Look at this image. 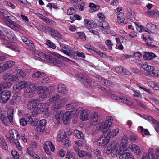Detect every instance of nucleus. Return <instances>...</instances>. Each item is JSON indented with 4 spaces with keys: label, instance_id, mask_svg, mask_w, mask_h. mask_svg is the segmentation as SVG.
<instances>
[{
    "label": "nucleus",
    "instance_id": "bb28decb",
    "mask_svg": "<svg viewBox=\"0 0 159 159\" xmlns=\"http://www.w3.org/2000/svg\"><path fill=\"white\" fill-rule=\"evenodd\" d=\"M98 120V115L97 113L94 112L93 113L90 120V124L91 125H95Z\"/></svg>",
    "mask_w": 159,
    "mask_h": 159
},
{
    "label": "nucleus",
    "instance_id": "9b49d317",
    "mask_svg": "<svg viewBox=\"0 0 159 159\" xmlns=\"http://www.w3.org/2000/svg\"><path fill=\"white\" fill-rule=\"evenodd\" d=\"M48 108L44 104L40 103V114L43 117H48L49 116Z\"/></svg>",
    "mask_w": 159,
    "mask_h": 159
},
{
    "label": "nucleus",
    "instance_id": "2f4dec72",
    "mask_svg": "<svg viewBox=\"0 0 159 159\" xmlns=\"http://www.w3.org/2000/svg\"><path fill=\"white\" fill-rule=\"evenodd\" d=\"M50 143H51L50 141H46L43 145V147L45 152L48 155L51 154V152L49 150L50 147L49 144Z\"/></svg>",
    "mask_w": 159,
    "mask_h": 159
},
{
    "label": "nucleus",
    "instance_id": "e2e57ef3",
    "mask_svg": "<svg viewBox=\"0 0 159 159\" xmlns=\"http://www.w3.org/2000/svg\"><path fill=\"white\" fill-rule=\"evenodd\" d=\"M76 12L75 10L73 7H70L67 11V13L69 15H72Z\"/></svg>",
    "mask_w": 159,
    "mask_h": 159
},
{
    "label": "nucleus",
    "instance_id": "49530a36",
    "mask_svg": "<svg viewBox=\"0 0 159 159\" xmlns=\"http://www.w3.org/2000/svg\"><path fill=\"white\" fill-rule=\"evenodd\" d=\"M63 106V104H61L60 102H57L53 104L52 107V110H57L61 108Z\"/></svg>",
    "mask_w": 159,
    "mask_h": 159
},
{
    "label": "nucleus",
    "instance_id": "39448f33",
    "mask_svg": "<svg viewBox=\"0 0 159 159\" xmlns=\"http://www.w3.org/2000/svg\"><path fill=\"white\" fill-rule=\"evenodd\" d=\"M119 143H116L114 141L111 142L109 146H108L107 150L106 153L107 154H113V156H116V154L119 149Z\"/></svg>",
    "mask_w": 159,
    "mask_h": 159
},
{
    "label": "nucleus",
    "instance_id": "4468645a",
    "mask_svg": "<svg viewBox=\"0 0 159 159\" xmlns=\"http://www.w3.org/2000/svg\"><path fill=\"white\" fill-rule=\"evenodd\" d=\"M90 111L88 110H83L80 114V119L83 120H88L89 117Z\"/></svg>",
    "mask_w": 159,
    "mask_h": 159
},
{
    "label": "nucleus",
    "instance_id": "f257e3e1",
    "mask_svg": "<svg viewBox=\"0 0 159 159\" xmlns=\"http://www.w3.org/2000/svg\"><path fill=\"white\" fill-rule=\"evenodd\" d=\"M5 19H7L6 20H5L4 23L6 25L10 28H12L13 30L17 31L19 29V28L20 27V25L18 24H16L14 21H12L11 19L13 20L12 18L14 17L11 15L8 11L7 13H5L3 16Z\"/></svg>",
    "mask_w": 159,
    "mask_h": 159
},
{
    "label": "nucleus",
    "instance_id": "393cba45",
    "mask_svg": "<svg viewBox=\"0 0 159 159\" xmlns=\"http://www.w3.org/2000/svg\"><path fill=\"white\" fill-rule=\"evenodd\" d=\"M156 55L154 53L149 52H144L143 57L145 59L150 60L153 59L156 57Z\"/></svg>",
    "mask_w": 159,
    "mask_h": 159
},
{
    "label": "nucleus",
    "instance_id": "8fccbe9b",
    "mask_svg": "<svg viewBox=\"0 0 159 159\" xmlns=\"http://www.w3.org/2000/svg\"><path fill=\"white\" fill-rule=\"evenodd\" d=\"M84 22L86 25L88 27H91L94 25V22L92 20H90L88 19H85L84 20Z\"/></svg>",
    "mask_w": 159,
    "mask_h": 159
},
{
    "label": "nucleus",
    "instance_id": "f3484780",
    "mask_svg": "<svg viewBox=\"0 0 159 159\" xmlns=\"http://www.w3.org/2000/svg\"><path fill=\"white\" fill-rule=\"evenodd\" d=\"M119 159H135L129 153L119 152Z\"/></svg>",
    "mask_w": 159,
    "mask_h": 159
},
{
    "label": "nucleus",
    "instance_id": "0e129e2a",
    "mask_svg": "<svg viewBox=\"0 0 159 159\" xmlns=\"http://www.w3.org/2000/svg\"><path fill=\"white\" fill-rule=\"evenodd\" d=\"M152 123L156 126L155 129L157 132L159 131V122L155 120Z\"/></svg>",
    "mask_w": 159,
    "mask_h": 159
},
{
    "label": "nucleus",
    "instance_id": "dca6fc26",
    "mask_svg": "<svg viewBox=\"0 0 159 159\" xmlns=\"http://www.w3.org/2000/svg\"><path fill=\"white\" fill-rule=\"evenodd\" d=\"M40 98L43 99L46 98V95L49 93L48 88L44 86H40Z\"/></svg>",
    "mask_w": 159,
    "mask_h": 159
},
{
    "label": "nucleus",
    "instance_id": "473e14b6",
    "mask_svg": "<svg viewBox=\"0 0 159 159\" xmlns=\"http://www.w3.org/2000/svg\"><path fill=\"white\" fill-rule=\"evenodd\" d=\"M98 79L100 80L104 83V84L108 86L111 87H112L114 86V84L110 81L108 80L107 79H104L103 77L101 76H99Z\"/></svg>",
    "mask_w": 159,
    "mask_h": 159
},
{
    "label": "nucleus",
    "instance_id": "a211bd4d",
    "mask_svg": "<svg viewBox=\"0 0 159 159\" xmlns=\"http://www.w3.org/2000/svg\"><path fill=\"white\" fill-rule=\"evenodd\" d=\"M76 78L81 83L85 79L88 78V75L83 72H79L75 74Z\"/></svg>",
    "mask_w": 159,
    "mask_h": 159
},
{
    "label": "nucleus",
    "instance_id": "6e6552de",
    "mask_svg": "<svg viewBox=\"0 0 159 159\" xmlns=\"http://www.w3.org/2000/svg\"><path fill=\"white\" fill-rule=\"evenodd\" d=\"M60 45L62 48L61 50V51L68 56H70L73 55L72 49L70 47L63 43L60 44Z\"/></svg>",
    "mask_w": 159,
    "mask_h": 159
},
{
    "label": "nucleus",
    "instance_id": "c03bdc74",
    "mask_svg": "<svg viewBox=\"0 0 159 159\" xmlns=\"http://www.w3.org/2000/svg\"><path fill=\"white\" fill-rule=\"evenodd\" d=\"M46 123V120L45 119L40 120V132H43L45 130Z\"/></svg>",
    "mask_w": 159,
    "mask_h": 159
},
{
    "label": "nucleus",
    "instance_id": "774afa93",
    "mask_svg": "<svg viewBox=\"0 0 159 159\" xmlns=\"http://www.w3.org/2000/svg\"><path fill=\"white\" fill-rule=\"evenodd\" d=\"M20 123L21 125L23 126H25L27 124V121L24 118H22L20 120Z\"/></svg>",
    "mask_w": 159,
    "mask_h": 159
},
{
    "label": "nucleus",
    "instance_id": "9d476101",
    "mask_svg": "<svg viewBox=\"0 0 159 159\" xmlns=\"http://www.w3.org/2000/svg\"><path fill=\"white\" fill-rule=\"evenodd\" d=\"M2 79L6 82H11L16 81L18 77L16 76L11 74H5L3 75Z\"/></svg>",
    "mask_w": 159,
    "mask_h": 159
},
{
    "label": "nucleus",
    "instance_id": "338daca9",
    "mask_svg": "<svg viewBox=\"0 0 159 159\" xmlns=\"http://www.w3.org/2000/svg\"><path fill=\"white\" fill-rule=\"evenodd\" d=\"M128 136L126 134L124 135L122 138L121 141L122 143H125L127 144L128 143Z\"/></svg>",
    "mask_w": 159,
    "mask_h": 159
},
{
    "label": "nucleus",
    "instance_id": "ddd939ff",
    "mask_svg": "<svg viewBox=\"0 0 159 159\" xmlns=\"http://www.w3.org/2000/svg\"><path fill=\"white\" fill-rule=\"evenodd\" d=\"M110 138H107L106 136H104V137L101 138L97 142V144L98 146H104L107 145L109 142Z\"/></svg>",
    "mask_w": 159,
    "mask_h": 159
},
{
    "label": "nucleus",
    "instance_id": "de8ad7c7",
    "mask_svg": "<svg viewBox=\"0 0 159 159\" xmlns=\"http://www.w3.org/2000/svg\"><path fill=\"white\" fill-rule=\"evenodd\" d=\"M13 89L16 93H20L22 89L19 85H18V83H17L13 86Z\"/></svg>",
    "mask_w": 159,
    "mask_h": 159
},
{
    "label": "nucleus",
    "instance_id": "ea45409f",
    "mask_svg": "<svg viewBox=\"0 0 159 159\" xmlns=\"http://www.w3.org/2000/svg\"><path fill=\"white\" fill-rule=\"evenodd\" d=\"M119 152H124L125 151H126L127 150V144L125 143H120L119 144Z\"/></svg>",
    "mask_w": 159,
    "mask_h": 159
},
{
    "label": "nucleus",
    "instance_id": "6ab92c4d",
    "mask_svg": "<svg viewBox=\"0 0 159 159\" xmlns=\"http://www.w3.org/2000/svg\"><path fill=\"white\" fill-rule=\"evenodd\" d=\"M113 120V118L112 117L109 116L107 117L105 121L104 125L102 127V129H106L110 127L112 124Z\"/></svg>",
    "mask_w": 159,
    "mask_h": 159
},
{
    "label": "nucleus",
    "instance_id": "c9c22d12",
    "mask_svg": "<svg viewBox=\"0 0 159 159\" xmlns=\"http://www.w3.org/2000/svg\"><path fill=\"white\" fill-rule=\"evenodd\" d=\"M66 137V132L62 131L58 134L57 139L59 141H62Z\"/></svg>",
    "mask_w": 159,
    "mask_h": 159
},
{
    "label": "nucleus",
    "instance_id": "e433bc0d",
    "mask_svg": "<svg viewBox=\"0 0 159 159\" xmlns=\"http://www.w3.org/2000/svg\"><path fill=\"white\" fill-rule=\"evenodd\" d=\"M28 121L30 122L32 125L35 126L37 124L39 121L38 119H36V120H33L31 116L29 115L27 116Z\"/></svg>",
    "mask_w": 159,
    "mask_h": 159
},
{
    "label": "nucleus",
    "instance_id": "603ef678",
    "mask_svg": "<svg viewBox=\"0 0 159 159\" xmlns=\"http://www.w3.org/2000/svg\"><path fill=\"white\" fill-rule=\"evenodd\" d=\"M122 97L123 96H120L115 94H113L111 96V98L114 100H117L120 102H121L123 100L122 99Z\"/></svg>",
    "mask_w": 159,
    "mask_h": 159
},
{
    "label": "nucleus",
    "instance_id": "79ce46f5",
    "mask_svg": "<svg viewBox=\"0 0 159 159\" xmlns=\"http://www.w3.org/2000/svg\"><path fill=\"white\" fill-rule=\"evenodd\" d=\"M73 134L74 136L80 139H82L84 137L82 133L77 130H75L74 131Z\"/></svg>",
    "mask_w": 159,
    "mask_h": 159
},
{
    "label": "nucleus",
    "instance_id": "5fc2aeb1",
    "mask_svg": "<svg viewBox=\"0 0 159 159\" xmlns=\"http://www.w3.org/2000/svg\"><path fill=\"white\" fill-rule=\"evenodd\" d=\"M88 29L91 33L96 35L98 36L99 33L96 30H94V28L92 27H88Z\"/></svg>",
    "mask_w": 159,
    "mask_h": 159
},
{
    "label": "nucleus",
    "instance_id": "72a5a7b5",
    "mask_svg": "<svg viewBox=\"0 0 159 159\" xmlns=\"http://www.w3.org/2000/svg\"><path fill=\"white\" fill-rule=\"evenodd\" d=\"M141 67L149 73L152 70L154 69V67L152 66H149L146 64H144L141 65Z\"/></svg>",
    "mask_w": 159,
    "mask_h": 159
},
{
    "label": "nucleus",
    "instance_id": "7c9ffc66",
    "mask_svg": "<svg viewBox=\"0 0 159 159\" xmlns=\"http://www.w3.org/2000/svg\"><path fill=\"white\" fill-rule=\"evenodd\" d=\"M81 84L86 87H90L93 84L92 81L89 77L88 76V78L87 77L85 79L84 81L82 82Z\"/></svg>",
    "mask_w": 159,
    "mask_h": 159
},
{
    "label": "nucleus",
    "instance_id": "13d9d810",
    "mask_svg": "<svg viewBox=\"0 0 159 159\" xmlns=\"http://www.w3.org/2000/svg\"><path fill=\"white\" fill-rule=\"evenodd\" d=\"M39 107H35L33 110L32 115L34 117H35L39 113Z\"/></svg>",
    "mask_w": 159,
    "mask_h": 159
},
{
    "label": "nucleus",
    "instance_id": "0eeeda50",
    "mask_svg": "<svg viewBox=\"0 0 159 159\" xmlns=\"http://www.w3.org/2000/svg\"><path fill=\"white\" fill-rule=\"evenodd\" d=\"M118 129H114L111 131L110 129H107L103 132L104 136H106L107 138H110L111 136L114 137L116 136L119 132Z\"/></svg>",
    "mask_w": 159,
    "mask_h": 159
},
{
    "label": "nucleus",
    "instance_id": "4d7b16f0",
    "mask_svg": "<svg viewBox=\"0 0 159 159\" xmlns=\"http://www.w3.org/2000/svg\"><path fill=\"white\" fill-rule=\"evenodd\" d=\"M11 153L15 159H18L19 155L15 150H12L11 152Z\"/></svg>",
    "mask_w": 159,
    "mask_h": 159
},
{
    "label": "nucleus",
    "instance_id": "a878e982",
    "mask_svg": "<svg viewBox=\"0 0 159 159\" xmlns=\"http://www.w3.org/2000/svg\"><path fill=\"white\" fill-rule=\"evenodd\" d=\"M58 91L61 93H66L68 91L66 86L62 83H60L58 87Z\"/></svg>",
    "mask_w": 159,
    "mask_h": 159
},
{
    "label": "nucleus",
    "instance_id": "20e7f679",
    "mask_svg": "<svg viewBox=\"0 0 159 159\" xmlns=\"http://www.w3.org/2000/svg\"><path fill=\"white\" fill-rule=\"evenodd\" d=\"M13 110L12 109H9L7 111L8 118L3 114H2L0 116L1 120L5 125H9V121L11 123H13Z\"/></svg>",
    "mask_w": 159,
    "mask_h": 159
},
{
    "label": "nucleus",
    "instance_id": "c756f323",
    "mask_svg": "<svg viewBox=\"0 0 159 159\" xmlns=\"http://www.w3.org/2000/svg\"><path fill=\"white\" fill-rule=\"evenodd\" d=\"M11 82L2 83L0 84V91H2L3 89L8 88L12 85Z\"/></svg>",
    "mask_w": 159,
    "mask_h": 159
},
{
    "label": "nucleus",
    "instance_id": "b1692460",
    "mask_svg": "<svg viewBox=\"0 0 159 159\" xmlns=\"http://www.w3.org/2000/svg\"><path fill=\"white\" fill-rule=\"evenodd\" d=\"M130 149L137 155H139L141 153L139 147L134 144H131Z\"/></svg>",
    "mask_w": 159,
    "mask_h": 159
},
{
    "label": "nucleus",
    "instance_id": "4be33fe9",
    "mask_svg": "<svg viewBox=\"0 0 159 159\" xmlns=\"http://www.w3.org/2000/svg\"><path fill=\"white\" fill-rule=\"evenodd\" d=\"M50 34L56 39H61L62 38L61 34L59 32L54 30H51Z\"/></svg>",
    "mask_w": 159,
    "mask_h": 159
},
{
    "label": "nucleus",
    "instance_id": "37998d69",
    "mask_svg": "<svg viewBox=\"0 0 159 159\" xmlns=\"http://www.w3.org/2000/svg\"><path fill=\"white\" fill-rule=\"evenodd\" d=\"M40 19H42L45 23L50 25L53 24L52 20L46 17L43 15L40 14Z\"/></svg>",
    "mask_w": 159,
    "mask_h": 159
},
{
    "label": "nucleus",
    "instance_id": "1a4fd4ad",
    "mask_svg": "<svg viewBox=\"0 0 159 159\" xmlns=\"http://www.w3.org/2000/svg\"><path fill=\"white\" fill-rule=\"evenodd\" d=\"M15 62L12 61H7L4 64H0V73L4 72L9 68L11 67L15 63Z\"/></svg>",
    "mask_w": 159,
    "mask_h": 159
},
{
    "label": "nucleus",
    "instance_id": "69168bd1",
    "mask_svg": "<svg viewBox=\"0 0 159 159\" xmlns=\"http://www.w3.org/2000/svg\"><path fill=\"white\" fill-rule=\"evenodd\" d=\"M46 44L49 47L53 49H55L56 47L55 44L51 42L49 40H48L46 42Z\"/></svg>",
    "mask_w": 159,
    "mask_h": 159
},
{
    "label": "nucleus",
    "instance_id": "7ed1b4c3",
    "mask_svg": "<svg viewBox=\"0 0 159 159\" xmlns=\"http://www.w3.org/2000/svg\"><path fill=\"white\" fill-rule=\"evenodd\" d=\"M40 88V86L38 84H35L34 85L32 84H28L24 89V95L25 97L26 98H31L33 96L32 93L33 90L34 89L35 90H38Z\"/></svg>",
    "mask_w": 159,
    "mask_h": 159
},
{
    "label": "nucleus",
    "instance_id": "a18cd8bd",
    "mask_svg": "<svg viewBox=\"0 0 159 159\" xmlns=\"http://www.w3.org/2000/svg\"><path fill=\"white\" fill-rule=\"evenodd\" d=\"M122 99L123 100L121 102H123L128 105H131L133 103L132 101L129 98H125L124 97H122Z\"/></svg>",
    "mask_w": 159,
    "mask_h": 159
},
{
    "label": "nucleus",
    "instance_id": "2eb2a0df",
    "mask_svg": "<svg viewBox=\"0 0 159 159\" xmlns=\"http://www.w3.org/2000/svg\"><path fill=\"white\" fill-rule=\"evenodd\" d=\"M115 70L117 72L124 75H129L130 74L129 71L121 66H119L115 67Z\"/></svg>",
    "mask_w": 159,
    "mask_h": 159
},
{
    "label": "nucleus",
    "instance_id": "f8f14e48",
    "mask_svg": "<svg viewBox=\"0 0 159 159\" xmlns=\"http://www.w3.org/2000/svg\"><path fill=\"white\" fill-rule=\"evenodd\" d=\"M40 104V100L39 99H34L30 101L27 105L28 109L31 110L34 108L39 107L38 106Z\"/></svg>",
    "mask_w": 159,
    "mask_h": 159
},
{
    "label": "nucleus",
    "instance_id": "09e8293b",
    "mask_svg": "<svg viewBox=\"0 0 159 159\" xmlns=\"http://www.w3.org/2000/svg\"><path fill=\"white\" fill-rule=\"evenodd\" d=\"M22 89H24L26 86H28V83L25 81H20L17 83Z\"/></svg>",
    "mask_w": 159,
    "mask_h": 159
},
{
    "label": "nucleus",
    "instance_id": "58836bf2",
    "mask_svg": "<svg viewBox=\"0 0 159 159\" xmlns=\"http://www.w3.org/2000/svg\"><path fill=\"white\" fill-rule=\"evenodd\" d=\"M78 155L80 158H82L86 156L91 157V154L89 152L84 151H79L78 152Z\"/></svg>",
    "mask_w": 159,
    "mask_h": 159
},
{
    "label": "nucleus",
    "instance_id": "cd10ccee",
    "mask_svg": "<svg viewBox=\"0 0 159 159\" xmlns=\"http://www.w3.org/2000/svg\"><path fill=\"white\" fill-rule=\"evenodd\" d=\"M117 20L119 23L123 25L125 24L124 20L125 18V16L123 13H120L117 15Z\"/></svg>",
    "mask_w": 159,
    "mask_h": 159
},
{
    "label": "nucleus",
    "instance_id": "c85d7f7f",
    "mask_svg": "<svg viewBox=\"0 0 159 159\" xmlns=\"http://www.w3.org/2000/svg\"><path fill=\"white\" fill-rule=\"evenodd\" d=\"M63 113L62 111H59L57 112L55 115V118L57 120L58 124H60L61 122Z\"/></svg>",
    "mask_w": 159,
    "mask_h": 159
},
{
    "label": "nucleus",
    "instance_id": "bf43d9fd",
    "mask_svg": "<svg viewBox=\"0 0 159 159\" xmlns=\"http://www.w3.org/2000/svg\"><path fill=\"white\" fill-rule=\"evenodd\" d=\"M62 142L64 143V145L66 147L69 146L70 144V141L68 139L67 136L66 137Z\"/></svg>",
    "mask_w": 159,
    "mask_h": 159
},
{
    "label": "nucleus",
    "instance_id": "680f3d73",
    "mask_svg": "<svg viewBox=\"0 0 159 159\" xmlns=\"http://www.w3.org/2000/svg\"><path fill=\"white\" fill-rule=\"evenodd\" d=\"M75 105L74 103L69 104L66 105V108L67 110H70L74 108L75 107Z\"/></svg>",
    "mask_w": 159,
    "mask_h": 159
},
{
    "label": "nucleus",
    "instance_id": "aec40b11",
    "mask_svg": "<svg viewBox=\"0 0 159 159\" xmlns=\"http://www.w3.org/2000/svg\"><path fill=\"white\" fill-rule=\"evenodd\" d=\"M156 26L155 25L151 23H148L146 25V28L145 31L149 33H154L155 32Z\"/></svg>",
    "mask_w": 159,
    "mask_h": 159
},
{
    "label": "nucleus",
    "instance_id": "f704fd0d",
    "mask_svg": "<svg viewBox=\"0 0 159 159\" xmlns=\"http://www.w3.org/2000/svg\"><path fill=\"white\" fill-rule=\"evenodd\" d=\"M6 35L7 38L12 42L14 43L16 40V37L13 32L11 31L7 32L6 33Z\"/></svg>",
    "mask_w": 159,
    "mask_h": 159
},
{
    "label": "nucleus",
    "instance_id": "052dcab7",
    "mask_svg": "<svg viewBox=\"0 0 159 159\" xmlns=\"http://www.w3.org/2000/svg\"><path fill=\"white\" fill-rule=\"evenodd\" d=\"M27 152L30 156L33 157L34 155L33 152V149L32 147H29L27 149Z\"/></svg>",
    "mask_w": 159,
    "mask_h": 159
},
{
    "label": "nucleus",
    "instance_id": "a19ab883",
    "mask_svg": "<svg viewBox=\"0 0 159 159\" xmlns=\"http://www.w3.org/2000/svg\"><path fill=\"white\" fill-rule=\"evenodd\" d=\"M61 96L59 94H57L54 96H52L49 100V102L52 104L53 103L56 102L61 98Z\"/></svg>",
    "mask_w": 159,
    "mask_h": 159
},
{
    "label": "nucleus",
    "instance_id": "f03ea898",
    "mask_svg": "<svg viewBox=\"0 0 159 159\" xmlns=\"http://www.w3.org/2000/svg\"><path fill=\"white\" fill-rule=\"evenodd\" d=\"M61 59L67 61L69 60V58L61 56H50L49 57V63L52 65L57 67H61L62 66L63 62Z\"/></svg>",
    "mask_w": 159,
    "mask_h": 159
},
{
    "label": "nucleus",
    "instance_id": "412c9836",
    "mask_svg": "<svg viewBox=\"0 0 159 159\" xmlns=\"http://www.w3.org/2000/svg\"><path fill=\"white\" fill-rule=\"evenodd\" d=\"M72 111L66 112L63 114L62 118L65 125H67L68 120L71 118Z\"/></svg>",
    "mask_w": 159,
    "mask_h": 159
},
{
    "label": "nucleus",
    "instance_id": "423d86ee",
    "mask_svg": "<svg viewBox=\"0 0 159 159\" xmlns=\"http://www.w3.org/2000/svg\"><path fill=\"white\" fill-rule=\"evenodd\" d=\"M11 92L7 90L2 91L0 93V102L1 103H6L10 99Z\"/></svg>",
    "mask_w": 159,
    "mask_h": 159
},
{
    "label": "nucleus",
    "instance_id": "4c0bfd02",
    "mask_svg": "<svg viewBox=\"0 0 159 159\" xmlns=\"http://www.w3.org/2000/svg\"><path fill=\"white\" fill-rule=\"evenodd\" d=\"M49 57H50L48 55L43 52H40V61L49 62Z\"/></svg>",
    "mask_w": 159,
    "mask_h": 159
},
{
    "label": "nucleus",
    "instance_id": "864d4df0",
    "mask_svg": "<svg viewBox=\"0 0 159 159\" xmlns=\"http://www.w3.org/2000/svg\"><path fill=\"white\" fill-rule=\"evenodd\" d=\"M149 74L152 76H159V72L157 70H155L154 68V69L152 70Z\"/></svg>",
    "mask_w": 159,
    "mask_h": 159
},
{
    "label": "nucleus",
    "instance_id": "5701e85b",
    "mask_svg": "<svg viewBox=\"0 0 159 159\" xmlns=\"http://www.w3.org/2000/svg\"><path fill=\"white\" fill-rule=\"evenodd\" d=\"M9 133L14 139L18 140L19 139L20 135L16 130L12 129L9 131Z\"/></svg>",
    "mask_w": 159,
    "mask_h": 159
},
{
    "label": "nucleus",
    "instance_id": "6e6d98bb",
    "mask_svg": "<svg viewBox=\"0 0 159 159\" xmlns=\"http://www.w3.org/2000/svg\"><path fill=\"white\" fill-rule=\"evenodd\" d=\"M39 123H39V124L37 125V128L35 129L37 132V133H36L35 134L36 135H34V138L36 139H37L38 138H39L40 135V127H39V126L40 125V124H39Z\"/></svg>",
    "mask_w": 159,
    "mask_h": 159
},
{
    "label": "nucleus",
    "instance_id": "3c124183",
    "mask_svg": "<svg viewBox=\"0 0 159 159\" xmlns=\"http://www.w3.org/2000/svg\"><path fill=\"white\" fill-rule=\"evenodd\" d=\"M89 6L93 10L92 12L97 11L99 9L100 7L98 5L96 6L94 3H90L89 4Z\"/></svg>",
    "mask_w": 159,
    "mask_h": 159
}]
</instances>
